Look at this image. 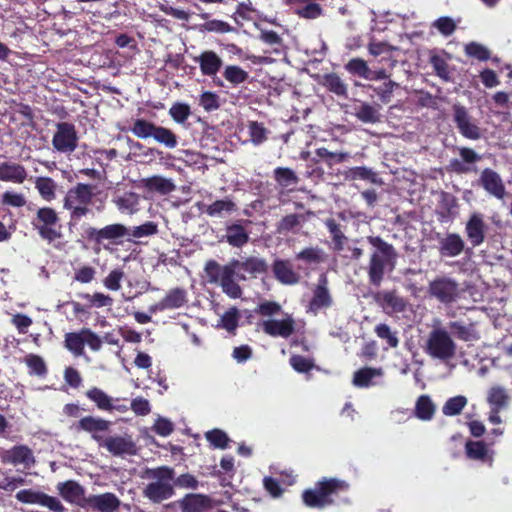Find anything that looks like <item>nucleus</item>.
<instances>
[{"label": "nucleus", "mask_w": 512, "mask_h": 512, "mask_svg": "<svg viewBox=\"0 0 512 512\" xmlns=\"http://www.w3.org/2000/svg\"><path fill=\"white\" fill-rule=\"evenodd\" d=\"M57 490L65 500L71 503L78 502L83 496V488L71 480L58 483Z\"/></svg>", "instance_id": "cd10ccee"}, {"label": "nucleus", "mask_w": 512, "mask_h": 512, "mask_svg": "<svg viewBox=\"0 0 512 512\" xmlns=\"http://www.w3.org/2000/svg\"><path fill=\"white\" fill-rule=\"evenodd\" d=\"M324 252L318 247H308L300 251L296 258L307 263H319L323 260Z\"/></svg>", "instance_id": "6e6d98bb"}, {"label": "nucleus", "mask_w": 512, "mask_h": 512, "mask_svg": "<svg viewBox=\"0 0 512 512\" xmlns=\"http://www.w3.org/2000/svg\"><path fill=\"white\" fill-rule=\"evenodd\" d=\"M156 125L143 119H138L134 122L131 129L133 134L141 139L153 137Z\"/></svg>", "instance_id": "8fccbe9b"}, {"label": "nucleus", "mask_w": 512, "mask_h": 512, "mask_svg": "<svg viewBox=\"0 0 512 512\" xmlns=\"http://www.w3.org/2000/svg\"><path fill=\"white\" fill-rule=\"evenodd\" d=\"M273 272L276 279L283 284L292 285L299 281V275L293 270L289 261L276 260L273 264Z\"/></svg>", "instance_id": "a878e982"}, {"label": "nucleus", "mask_w": 512, "mask_h": 512, "mask_svg": "<svg viewBox=\"0 0 512 512\" xmlns=\"http://www.w3.org/2000/svg\"><path fill=\"white\" fill-rule=\"evenodd\" d=\"M157 232V225L154 222L148 221L140 226H135L129 229L128 236L133 238H143L155 235Z\"/></svg>", "instance_id": "4d7b16f0"}, {"label": "nucleus", "mask_w": 512, "mask_h": 512, "mask_svg": "<svg viewBox=\"0 0 512 512\" xmlns=\"http://www.w3.org/2000/svg\"><path fill=\"white\" fill-rule=\"evenodd\" d=\"M481 183L484 189L494 197L503 199L505 196V187L501 177L491 169L483 170L481 174Z\"/></svg>", "instance_id": "4be33fe9"}, {"label": "nucleus", "mask_w": 512, "mask_h": 512, "mask_svg": "<svg viewBox=\"0 0 512 512\" xmlns=\"http://www.w3.org/2000/svg\"><path fill=\"white\" fill-rule=\"evenodd\" d=\"M324 84L331 92L335 93L336 95L347 96V86L339 76L335 74L326 75Z\"/></svg>", "instance_id": "864d4df0"}, {"label": "nucleus", "mask_w": 512, "mask_h": 512, "mask_svg": "<svg viewBox=\"0 0 512 512\" xmlns=\"http://www.w3.org/2000/svg\"><path fill=\"white\" fill-rule=\"evenodd\" d=\"M2 459L5 463L23 466L25 469L31 468L35 463L32 450L25 445H17L4 451Z\"/></svg>", "instance_id": "dca6fc26"}, {"label": "nucleus", "mask_w": 512, "mask_h": 512, "mask_svg": "<svg viewBox=\"0 0 512 512\" xmlns=\"http://www.w3.org/2000/svg\"><path fill=\"white\" fill-rule=\"evenodd\" d=\"M141 198L134 192H124L113 198V203L117 209L126 215H133L140 210Z\"/></svg>", "instance_id": "393cba45"}, {"label": "nucleus", "mask_w": 512, "mask_h": 512, "mask_svg": "<svg viewBox=\"0 0 512 512\" xmlns=\"http://www.w3.org/2000/svg\"><path fill=\"white\" fill-rule=\"evenodd\" d=\"M94 196V187L85 183H78L67 191L63 208L69 212L71 221H79L91 212Z\"/></svg>", "instance_id": "7ed1b4c3"}, {"label": "nucleus", "mask_w": 512, "mask_h": 512, "mask_svg": "<svg viewBox=\"0 0 512 512\" xmlns=\"http://www.w3.org/2000/svg\"><path fill=\"white\" fill-rule=\"evenodd\" d=\"M468 399L463 395H457L449 398L442 407V413L445 416L459 415L466 407Z\"/></svg>", "instance_id": "ea45409f"}, {"label": "nucleus", "mask_w": 512, "mask_h": 512, "mask_svg": "<svg viewBox=\"0 0 512 512\" xmlns=\"http://www.w3.org/2000/svg\"><path fill=\"white\" fill-rule=\"evenodd\" d=\"M350 176L352 179L368 180L373 184H382V180L377 174L367 167H355L350 170Z\"/></svg>", "instance_id": "5fc2aeb1"}, {"label": "nucleus", "mask_w": 512, "mask_h": 512, "mask_svg": "<svg viewBox=\"0 0 512 512\" xmlns=\"http://www.w3.org/2000/svg\"><path fill=\"white\" fill-rule=\"evenodd\" d=\"M78 135L75 126L69 122L56 124L52 138L53 148L60 153H72L78 145Z\"/></svg>", "instance_id": "6e6552de"}, {"label": "nucleus", "mask_w": 512, "mask_h": 512, "mask_svg": "<svg viewBox=\"0 0 512 512\" xmlns=\"http://www.w3.org/2000/svg\"><path fill=\"white\" fill-rule=\"evenodd\" d=\"M174 470L161 466L145 471V478L150 482L143 490L146 498L154 503H160L171 498L174 494Z\"/></svg>", "instance_id": "f03ea898"}, {"label": "nucleus", "mask_w": 512, "mask_h": 512, "mask_svg": "<svg viewBox=\"0 0 512 512\" xmlns=\"http://www.w3.org/2000/svg\"><path fill=\"white\" fill-rule=\"evenodd\" d=\"M462 290L459 284L449 277H437L428 286V293L431 297L444 304H450L459 299Z\"/></svg>", "instance_id": "0eeeda50"}, {"label": "nucleus", "mask_w": 512, "mask_h": 512, "mask_svg": "<svg viewBox=\"0 0 512 512\" xmlns=\"http://www.w3.org/2000/svg\"><path fill=\"white\" fill-rule=\"evenodd\" d=\"M57 222L58 215L56 211L50 207H43L37 211L32 223L43 239L53 241L59 236L54 229Z\"/></svg>", "instance_id": "f8f14e48"}, {"label": "nucleus", "mask_w": 512, "mask_h": 512, "mask_svg": "<svg viewBox=\"0 0 512 512\" xmlns=\"http://www.w3.org/2000/svg\"><path fill=\"white\" fill-rule=\"evenodd\" d=\"M333 303V297L328 287V279L322 274L312 290V298L308 305V312L316 315L321 310L331 308Z\"/></svg>", "instance_id": "ddd939ff"}, {"label": "nucleus", "mask_w": 512, "mask_h": 512, "mask_svg": "<svg viewBox=\"0 0 512 512\" xmlns=\"http://www.w3.org/2000/svg\"><path fill=\"white\" fill-rule=\"evenodd\" d=\"M465 451L468 458L478 461H492V455L481 441H468L465 445Z\"/></svg>", "instance_id": "2f4dec72"}, {"label": "nucleus", "mask_w": 512, "mask_h": 512, "mask_svg": "<svg viewBox=\"0 0 512 512\" xmlns=\"http://www.w3.org/2000/svg\"><path fill=\"white\" fill-rule=\"evenodd\" d=\"M456 26V22L448 16L440 17L432 23V27L437 29L443 36H450L453 34Z\"/></svg>", "instance_id": "bf43d9fd"}, {"label": "nucleus", "mask_w": 512, "mask_h": 512, "mask_svg": "<svg viewBox=\"0 0 512 512\" xmlns=\"http://www.w3.org/2000/svg\"><path fill=\"white\" fill-rule=\"evenodd\" d=\"M224 78L233 85L244 83L248 78V73L237 65H228L223 72Z\"/></svg>", "instance_id": "49530a36"}, {"label": "nucleus", "mask_w": 512, "mask_h": 512, "mask_svg": "<svg viewBox=\"0 0 512 512\" xmlns=\"http://www.w3.org/2000/svg\"><path fill=\"white\" fill-rule=\"evenodd\" d=\"M456 349V343L443 327H434L424 345V351L429 357L446 364L455 357Z\"/></svg>", "instance_id": "20e7f679"}, {"label": "nucleus", "mask_w": 512, "mask_h": 512, "mask_svg": "<svg viewBox=\"0 0 512 512\" xmlns=\"http://www.w3.org/2000/svg\"><path fill=\"white\" fill-rule=\"evenodd\" d=\"M145 187L151 191L168 194L175 190L176 186L171 179L161 176H153L145 180Z\"/></svg>", "instance_id": "4c0bfd02"}, {"label": "nucleus", "mask_w": 512, "mask_h": 512, "mask_svg": "<svg viewBox=\"0 0 512 512\" xmlns=\"http://www.w3.org/2000/svg\"><path fill=\"white\" fill-rule=\"evenodd\" d=\"M274 177L276 182L284 187H290L296 185L299 181L296 173L290 168L278 167L274 170Z\"/></svg>", "instance_id": "79ce46f5"}, {"label": "nucleus", "mask_w": 512, "mask_h": 512, "mask_svg": "<svg viewBox=\"0 0 512 512\" xmlns=\"http://www.w3.org/2000/svg\"><path fill=\"white\" fill-rule=\"evenodd\" d=\"M207 441L215 448L225 449L227 447L229 438L225 432L219 429H214L206 433Z\"/></svg>", "instance_id": "052dcab7"}, {"label": "nucleus", "mask_w": 512, "mask_h": 512, "mask_svg": "<svg viewBox=\"0 0 512 512\" xmlns=\"http://www.w3.org/2000/svg\"><path fill=\"white\" fill-rule=\"evenodd\" d=\"M190 114V107L185 103H175L169 109V115L177 123H184Z\"/></svg>", "instance_id": "680f3d73"}, {"label": "nucleus", "mask_w": 512, "mask_h": 512, "mask_svg": "<svg viewBox=\"0 0 512 512\" xmlns=\"http://www.w3.org/2000/svg\"><path fill=\"white\" fill-rule=\"evenodd\" d=\"M226 240L234 247H242L249 240L247 231L239 224H233L226 229Z\"/></svg>", "instance_id": "f704fd0d"}, {"label": "nucleus", "mask_w": 512, "mask_h": 512, "mask_svg": "<svg viewBox=\"0 0 512 512\" xmlns=\"http://www.w3.org/2000/svg\"><path fill=\"white\" fill-rule=\"evenodd\" d=\"M399 86L395 81L389 80L381 86H370L374 93L379 97L381 102L387 104L391 101L392 94L395 88Z\"/></svg>", "instance_id": "603ef678"}, {"label": "nucleus", "mask_w": 512, "mask_h": 512, "mask_svg": "<svg viewBox=\"0 0 512 512\" xmlns=\"http://www.w3.org/2000/svg\"><path fill=\"white\" fill-rule=\"evenodd\" d=\"M16 499L24 504H38L48 508L52 512H65V507L56 497L33 489H23L16 493Z\"/></svg>", "instance_id": "9d476101"}, {"label": "nucleus", "mask_w": 512, "mask_h": 512, "mask_svg": "<svg viewBox=\"0 0 512 512\" xmlns=\"http://www.w3.org/2000/svg\"><path fill=\"white\" fill-rule=\"evenodd\" d=\"M128 234L129 228L120 223L110 224L100 229L90 227L87 230V235L98 243L104 240L115 241L128 236Z\"/></svg>", "instance_id": "f3484780"}, {"label": "nucleus", "mask_w": 512, "mask_h": 512, "mask_svg": "<svg viewBox=\"0 0 512 512\" xmlns=\"http://www.w3.org/2000/svg\"><path fill=\"white\" fill-rule=\"evenodd\" d=\"M25 363L33 374L44 376L47 372L44 360L38 355L30 354L26 356Z\"/></svg>", "instance_id": "69168bd1"}, {"label": "nucleus", "mask_w": 512, "mask_h": 512, "mask_svg": "<svg viewBox=\"0 0 512 512\" xmlns=\"http://www.w3.org/2000/svg\"><path fill=\"white\" fill-rule=\"evenodd\" d=\"M486 225L483 217L479 213H473L465 226V232L468 240L473 247L480 246L485 239Z\"/></svg>", "instance_id": "aec40b11"}, {"label": "nucleus", "mask_w": 512, "mask_h": 512, "mask_svg": "<svg viewBox=\"0 0 512 512\" xmlns=\"http://www.w3.org/2000/svg\"><path fill=\"white\" fill-rule=\"evenodd\" d=\"M85 345V338L83 330L80 332H71L65 335V347L71 351L75 356L83 354Z\"/></svg>", "instance_id": "a19ab883"}, {"label": "nucleus", "mask_w": 512, "mask_h": 512, "mask_svg": "<svg viewBox=\"0 0 512 512\" xmlns=\"http://www.w3.org/2000/svg\"><path fill=\"white\" fill-rule=\"evenodd\" d=\"M373 251L368 265L369 281L374 286H380L386 271H393L396 266L397 253L394 247L380 237H368Z\"/></svg>", "instance_id": "f257e3e1"}, {"label": "nucleus", "mask_w": 512, "mask_h": 512, "mask_svg": "<svg viewBox=\"0 0 512 512\" xmlns=\"http://www.w3.org/2000/svg\"><path fill=\"white\" fill-rule=\"evenodd\" d=\"M235 209V203L232 200L225 198L217 200L207 206L205 212L211 217H223L226 214H231Z\"/></svg>", "instance_id": "e433bc0d"}, {"label": "nucleus", "mask_w": 512, "mask_h": 512, "mask_svg": "<svg viewBox=\"0 0 512 512\" xmlns=\"http://www.w3.org/2000/svg\"><path fill=\"white\" fill-rule=\"evenodd\" d=\"M381 303L384 308L391 309L393 312H402L405 309V301L393 292H383L380 295Z\"/></svg>", "instance_id": "c03bdc74"}, {"label": "nucleus", "mask_w": 512, "mask_h": 512, "mask_svg": "<svg viewBox=\"0 0 512 512\" xmlns=\"http://www.w3.org/2000/svg\"><path fill=\"white\" fill-rule=\"evenodd\" d=\"M325 225L328 228L330 234L332 235L334 248L339 251L342 250L345 236L340 230L339 225L336 223L334 219H327Z\"/></svg>", "instance_id": "13d9d810"}, {"label": "nucleus", "mask_w": 512, "mask_h": 512, "mask_svg": "<svg viewBox=\"0 0 512 512\" xmlns=\"http://www.w3.org/2000/svg\"><path fill=\"white\" fill-rule=\"evenodd\" d=\"M354 115L361 122L371 124L379 122L381 117L379 108L366 102H362L355 108Z\"/></svg>", "instance_id": "c756f323"}, {"label": "nucleus", "mask_w": 512, "mask_h": 512, "mask_svg": "<svg viewBox=\"0 0 512 512\" xmlns=\"http://www.w3.org/2000/svg\"><path fill=\"white\" fill-rule=\"evenodd\" d=\"M88 508L98 512H115L120 507L119 498L113 493H103L98 495H90L86 498Z\"/></svg>", "instance_id": "6ab92c4d"}, {"label": "nucleus", "mask_w": 512, "mask_h": 512, "mask_svg": "<svg viewBox=\"0 0 512 512\" xmlns=\"http://www.w3.org/2000/svg\"><path fill=\"white\" fill-rule=\"evenodd\" d=\"M383 371L381 368H363L354 373L353 384L357 387H368L372 385V379L381 377Z\"/></svg>", "instance_id": "c9c22d12"}, {"label": "nucleus", "mask_w": 512, "mask_h": 512, "mask_svg": "<svg viewBox=\"0 0 512 512\" xmlns=\"http://www.w3.org/2000/svg\"><path fill=\"white\" fill-rule=\"evenodd\" d=\"M27 178L24 166L15 162L0 163V181L22 184Z\"/></svg>", "instance_id": "5701e85b"}, {"label": "nucleus", "mask_w": 512, "mask_h": 512, "mask_svg": "<svg viewBox=\"0 0 512 512\" xmlns=\"http://www.w3.org/2000/svg\"><path fill=\"white\" fill-rule=\"evenodd\" d=\"M436 411V406L428 395H421L415 403L414 414L422 421H430Z\"/></svg>", "instance_id": "bb28decb"}, {"label": "nucleus", "mask_w": 512, "mask_h": 512, "mask_svg": "<svg viewBox=\"0 0 512 512\" xmlns=\"http://www.w3.org/2000/svg\"><path fill=\"white\" fill-rule=\"evenodd\" d=\"M346 70L359 77L367 79L371 76V69L368 67V64L365 60L361 58H353L351 59L345 66Z\"/></svg>", "instance_id": "de8ad7c7"}, {"label": "nucleus", "mask_w": 512, "mask_h": 512, "mask_svg": "<svg viewBox=\"0 0 512 512\" xmlns=\"http://www.w3.org/2000/svg\"><path fill=\"white\" fill-rule=\"evenodd\" d=\"M236 274L238 280L256 278L267 270V263L264 259L251 256L245 260L233 259L227 264Z\"/></svg>", "instance_id": "1a4fd4ad"}, {"label": "nucleus", "mask_w": 512, "mask_h": 512, "mask_svg": "<svg viewBox=\"0 0 512 512\" xmlns=\"http://www.w3.org/2000/svg\"><path fill=\"white\" fill-rule=\"evenodd\" d=\"M465 52L468 56L476 58L481 61H485L490 57L489 50L485 46L476 42L468 43L465 46Z\"/></svg>", "instance_id": "338daca9"}, {"label": "nucleus", "mask_w": 512, "mask_h": 512, "mask_svg": "<svg viewBox=\"0 0 512 512\" xmlns=\"http://www.w3.org/2000/svg\"><path fill=\"white\" fill-rule=\"evenodd\" d=\"M103 446L114 456L135 455L137 451L134 440L127 434L105 438Z\"/></svg>", "instance_id": "2eb2a0df"}, {"label": "nucleus", "mask_w": 512, "mask_h": 512, "mask_svg": "<svg viewBox=\"0 0 512 512\" xmlns=\"http://www.w3.org/2000/svg\"><path fill=\"white\" fill-rule=\"evenodd\" d=\"M204 271L207 281L211 284H219L227 296L233 299L241 297L242 290L235 281L236 274L227 264L221 266L216 261L210 260L205 264Z\"/></svg>", "instance_id": "423d86ee"}, {"label": "nucleus", "mask_w": 512, "mask_h": 512, "mask_svg": "<svg viewBox=\"0 0 512 512\" xmlns=\"http://www.w3.org/2000/svg\"><path fill=\"white\" fill-rule=\"evenodd\" d=\"M124 278V272L120 269H114L104 278L103 285L111 291H118L121 288V282Z\"/></svg>", "instance_id": "e2e57ef3"}, {"label": "nucleus", "mask_w": 512, "mask_h": 512, "mask_svg": "<svg viewBox=\"0 0 512 512\" xmlns=\"http://www.w3.org/2000/svg\"><path fill=\"white\" fill-rule=\"evenodd\" d=\"M110 422L93 416L83 417L79 423L78 428L88 433H100L105 432L109 429Z\"/></svg>", "instance_id": "7c9ffc66"}, {"label": "nucleus", "mask_w": 512, "mask_h": 512, "mask_svg": "<svg viewBox=\"0 0 512 512\" xmlns=\"http://www.w3.org/2000/svg\"><path fill=\"white\" fill-rule=\"evenodd\" d=\"M439 253L444 257H457L465 247V242L457 233H448L438 241Z\"/></svg>", "instance_id": "412c9836"}, {"label": "nucleus", "mask_w": 512, "mask_h": 512, "mask_svg": "<svg viewBox=\"0 0 512 512\" xmlns=\"http://www.w3.org/2000/svg\"><path fill=\"white\" fill-rule=\"evenodd\" d=\"M194 62L199 64L202 75L207 77L216 76L223 66L222 58L213 50H204L194 58Z\"/></svg>", "instance_id": "a211bd4d"}, {"label": "nucleus", "mask_w": 512, "mask_h": 512, "mask_svg": "<svg viewBox=\"0 0 512 512\" xmlns=\"http://www.w3.org/2000/svg\"><path fill=\"white\" fill-rule=\"evenodd\" d=\"M248 131L250 140L254 145H260L268 138V130L263 124L256 121H251L248 124Z\"/></svg>", "instance_id": "09e8293b"}, {"label": "nucleus", "mask_w": 512, "mask_h": 512, "mask_svg": "<svg viewBox=\"0 0 512 512\" xmlns=\"http://www.w3.org/2000/svg\"><path fill=\"white\" fill-rule=\"evenodd\" d=\"M375 333L377 337L385 340L389 347L396 348L399 344L397 333L392 331L391 328L384 323H381L375 327Z\"/></svg>", "instance_id": "3c124183"}, {"label": "nucleus", "mask_w": 512, "mask_h": 512, "mask_svg": "<svg viewBox=\"0 0 512 512\" xmlns=\"http://www.w3.org/2000/svg\"><path fill=\"white\" fill-rule=\"evenodd\" d=\"M183 512H206L214 507L213 500L201 494H189L181 501Z\"/></svg>", "instance_id": "b1692460"}, {"label": "nucleus", "mask_w": 512, "mask_h": 512, "mask_svg": "<svg viewBox=\"0 0 512 512\" xmlns=\"http://www.w3.org/2000/svg\"><path fill=\"white\" fill-rule=\"evenodd\" d=\"M35 187L41 197L46 201L55 199L56 182L49 177H38L35 181Z\"/></svg>", "instance_id": "58836bf2"}, {"label": "nucleus", "mask_w": 512, "mask_h": 512, "mask_svg": "<svg viewBox=\"0 0 512 512\" xmlns=\"http://www.w3.org/2000/svg\"><path fill=\"white\" fill-rule=\"evenodd\" d=\"M1 202L3 205L20 208L25 206L26 198L22 193L6 191L2 195Z\"/></svg>", "instance_id": "774afa93"}, {"label": "nucleus", "mask_w": 512, "mask_h": 512, "mask_svg": "<svg viewBox=\"0 0 512 512\" xmlns=\"http://www.w3.org/2000/svg\"><path fill=\"white\" fill-rule=\"evenodd\" d=\"M163 301L168 310L180 308L186 302V292L180 288L172 289L163 298Z\"/></svg>", "instance_id": "a18cd8bd"}, {"label": "nucleus", "mask_w": 512, "mask_h": 512, "mask_svg": "<svg viewBox=\"0 0 512 512\" xmlns=\"http://www.w3.org/2000/svg\"><path fill=\"white\" fill-rule=\"evenodd\" d=\"M86 396L89 400L95 403L100 410L112 411L113 410V398L106 394L103 390L93 387L86 392Z\"/></svg>", "instance_id": "72a5a7b5"}, {"label": "nucleus", "mask_w": 512, "mask_h": 512, "mask_svg": "<svg viewBox=\"0 0 512 512\" xmlns=\"http://www.w3.org/2000/svg\"><path fill=\"white\" fill-rule=\"evenodd\" d=\"M487 402L491 409H505L509 404L507 391L500 386H493L487 392Z\"/></svg>", "instance_id": "c85d7f7f"}, {"label": "nucleus", "mask_w": 512, "mask_h": 512, "mask_svg": "<svg viewBox=\"0 0 512 512\" xmlns=\"http://www.w3.org/2000/svg\"><path fill=\"white\" fill-rule=\"evenodd\" d=\"M448 327L455 336L463 341H475L479 339V334L472 324L465 325L461 321H453L449 323Z\"/></svg>", "instance_id": "473e14b6"}, {"label": "nucleus", "mask_w": 512, "mask_h": 512, "mask_svg": "<svg viewBox=\"0 0 512 512\" xmlns=\"http://www.w3.org/2000/svg\"><path fill=\"white\" fill-rule=\"evenodd\" d=\"M348 484L338 479H324L319 481L313 489L303 493V502L310 508H325L333 503V496L339 492L347 491Z\"/></svg>", "instance_id": "39448f33"}, {"label": "nucleus", "mask_w": 512, "mask_h": 512, "mask_svg": "<svg viewBox=\"0 0 512 512\" xmlns=\"http://www.w3.org/2000/svg\"><path fill=\"white\" fill-rule=\"evenodd\" d=\"M453 118L459 133L470 140H478L482 137V130L475 123L468 110L460 105H453Z\"/></svg>", "instance_id": "9b49d317"}, {"label": "nucleus", "mask_w": 512, "mask_h": 512, "mask_svg": "<svg viewBox=\"0 0 512 512\" xmlns=\"http://www.w3.org/2000/svg\"><path fill=\"white\" fill-rule=\"evenodd\" d=\"M156 142L164 145L169 149L177 146V136L168 128L157 126L153 135Z\"/></svg>", "instance_id": "37998d69"}, {"label": "nucleus", "mask_w": 512, "mask_h": 512, "mask_svg": "<svg viewBox=\"0 0 512 512\" xmlns=\"http://www.w3.org/2000/svg\"><path fill=\"white\" fill-rule=\"evenodd\" d=\"M259 326L262 330L271 337H290L295 328V321L288 313H282L281 319L269 318L263 320Z\"/></svg>", "instance_id": "4468645a"}, {"label": "nucleus", "mask_w": 512, "mask_h": 512, "mask_svg": "<svg viewBox=\"0 0 512 512\" xmlns=\"http://www.w3.org/2000/svg\"><path fill=\"white\" fill-rule=\"evenodd\" d=\"M239 313L236 308H231L226 311L220 320V326L225 330L232 332L238 326Z\"/></svg>", "instance_id": "0e129e2a"}]
</instances>
